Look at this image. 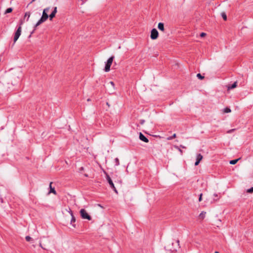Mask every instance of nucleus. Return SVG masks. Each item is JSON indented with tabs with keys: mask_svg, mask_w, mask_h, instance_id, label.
Masks as SVG:
<instances>
[{
	"mask_svg": "<svg viewBox=\"0 0 253 253\" xmlns=\"http://www.w3.org/2000/svg\"><path fill=\"white\" fill-rule=\"evenodd\" d=\"M49 10V7L46 8L43 10L42 16L41 18V19L38 21V22L37 23L36 26H38V25L41 24L42 23L44 22L45 21H46L47 19V18L48 17V15L47 13H48Z\"/></svg>",
	"mask_w": 253,
	"mask_h": 253,
	"instance_id": "f257e3e1",
	"label": "nucleus"
},
{
	"mask_svg": "<svg viewBox=\"0 0 253 253\" xmlns=\"http://www.w3.org/2000/svg\"><path fill=\"white\" fill-rule=\"evenodd\" d=\"M80 213L82 218L84 219H87L88 220H91V217L88 214L84 209H81L80 211Z\"/></svg>",
	"mask_w": 253,
	"mask_h": 253,
	"instance_id": "f03ea898",
	"label": "nucleus"
},
{
	"mask_svg": "<svg viewBox=\"0 0 253 253\" xmlns=\"http://www.w3.org/2000/svg\"><path fill=\"white\" fill-rule=\"evenodd\" d=\"M104 173L106 174V179H107L108 182L109 183L110 187L112 189H113V190L116 193L118 194V191H117L116 187H115L114 184L112 180L111 179V177L106 172H104Z\"/></svg>",
	"mask_w": 253,
	"mask_h": 253,
	"instance_id": "7ed1b4c3",
	"label": "nucleus"
},
{
	"mask_svg": "<svg viewBox=\"0 0 253 253\" xmlns=\"http://www.w3.org/2000/svg\"><path fill=\"white\" fill-rule=\"evenodd\" d=\"M114 58V56H111L105 64V67L104 68V71L106 72H109L110 70V67L112 64L113 59Z\"/></svg>",
	"mask_w": 253,
	"mask_h": 253,
	"instance_id": "20e7f679",
	"label": "nucleus"
},
{
	"mask_svg": "<svg viewBox=\"0 0 253 253\" xmlns=\"http://www.w3.org/2000/svg\"><path fill=\"white\" fill-rule=\"evenodd\" d=\"M68 211L71 216V220L70 223L72 225L73 227L75 228L76 225L74 224V223H75L76 221V218H75V216L74 215L73 211H71V210L70 208H69V211Z\"/></svg>",
	"mask_w": 253,
	"mask_h": 253,
	"instance_id": "39448f33",
	"label": "nucleus"
},
{
	"mask_svg": "<svg viewBox=\"0 0 253 253\" xmlns=\"http://www.w3.org/2000/svg\"><path fill=\"white\" fill-rule=\"evenodd\" d=\"M174 244H175V245H176V247H173L172 249L174 251H177V250L180 248L179 241L178 240H175V243H172V245L173 246H174Z\"/></svg>",
	"mask_w": 253,
	"mask_h": 253,
	"instance_id": "423d86ee",
	"label": "nucleus"
},
{
	"mask_svg": "<svg viewBox=\"0 0 253 253\" xmlns=\"http://www.w3.org/2000/svg\"><path fill=\"white\" fill-rule=\"evenodd\" d=\"M139 139L146 143H148L149 142V140L141 132L139 133Z\"/></svg>",
	"mask_w": 253,
	"mask_h": 253,
	"instance_id": "0eeeda50",
	"label": "nucleus"
},
{
	"mask_svg": "<svg viewBox=\"0 0 253 253\" xmlns=\"http://www.w3.org/2000/svg\"><path fill=\"white\" fill-rule=\"evenodd\" d=\"M56 12H57V7H55L54 8V10L52 12V13L49 16L50 20H51L55 16Z\"/></svg>",
	"mask_w": 253,
	"mask_h": 253,
	"instance_id": "6e6552de",
	"label": "nucleus"
},
{
	"mask_svg": "<svg viewBox=\"0 0 253 253\" xmlns=\"http://www.w3.org/2000/svg\"><path fill=\"white\" fill-rule=\"evenodd\" d=\"M237 82H235L232 85H228L227 86L228 90L232 89L235 88L237 85Z\"/></svg>",
	"mask_w": 253,
	"mask_h": 253,
	"instance_id": "1a4fd4ad",
	"label": "nucleus"
},
{
	"mask_svg": "<svg viewBox=\"0 0 253 253\" xmlns=\"http://www.w3.org/2000/svg\"><path fill=\"white\" fill-rule=\"evenodd\" d=\"M151 38L152 40H155L159 36V33H151Z\"/></svg>",
	"mask_w": 253,
	"mask_h": 253,
	"instance_id": "9d476101",
	"label": "nucleus"
},
{
	"mask_svg": "<svg viewBox=\"0 0 253 253\" xmlns=\"http://www.w3.org/2000/svg\"><path fill=\"white\" fill-rule=\"evenodd\" d=\"M52 182H51L50 183V184H49V188H50V191H49V193H53L54 194L56 195V191L54 189V188H52V186H51V184H52Z\"/></svg>",
	"mask_w": 253,
	"mask_h": 253,
	"instance_id": "9b49d317",
	"label": "nucleus"
},
{
	"mask_svg": "<svg viewBox=\"0 0 253 253\" xmlns=\"http://www.w3.org/2000/svg\"><path fill=\"white\" fill-rule=\"evenodd\" d=\"M21 35V33H15L14 37V43L16 42V41L18 39L20 36Z\"/></svg>",
	"mask_w": 253,
	"mask_h": 253,
	"instance_id": "f8f14e48",
	"label": "nucleus"
},
{
	"mask_svg": "<svg viewBox=\"0 0 253 253\" xmlns=\"http://www.w3.org/2000/svg\"><path fill=\"white\" fill-rule=\"evenodd\" d=\"M158 28L160 31L164 30V25L163 23H159L158 25Z\"/></svg>",
	"mask_w": 253,
	"mask_h": 253,
	"instance_id": "ddd939ff",
	"label": "nucleus"
},
{
	"mask_svg": "<svg viewBox=\"0 0 253 253\" xmlns=\"http://www.w3.org/2000/svg\"><path fill=\"white\" fill-rule=\"evenodd\" d=\"M206 212L202 211L199 215V218L201 219H204L205 217Z\"/></svg>",
	"mask_w": 253,
	"mask_h": 253,
	"instance_id": "4468645a",
	"label": "nucleus"
},
{
	"mask_svg": "<svg viewBox=\"0 0 253 253\" xmlns=\"http://www.w3.org/2000/svg\"><path fill=\"white\" fill-rule=\"evenodd\" d=\"M203 156L201 154H198L197 155L196 161L200 162V161L203 159Z\"/></svg>",
	"mask_w": 253,
	"mask_h": 253,
	"instance_id": "2eb2a0df",
	"label": "nucleus"
},
{
	"mask_svg": "<svg viewBox=\"0 0 253 253\" xmlns=\"http://www.w3.org/2000/svg\"><path fill=\"white\" fill-rule=\"evenodd\" d=\"M240 159V158H238V159H235V160H231L229 162V163L231 165H235L236 164L237 162Z\"/></svg>",
	"mask_w": 253,
	"mask_h": 253,
	"instance_id": "dca6fc26",
	"label": "nucleus"
},
{
	"mask_svg": "<svg viewBox=\"0 0 253 253\" xmlns=\"http://www.w3.org/2000/svg\"><path fill=\"white\" fill-rule=\"evenodd\" d=\"M213 196H214L215 198H216V199L214 198V199H213V201H211V203H213V202H215V201H217L219 199V198L218 197V195H217V194H213Z\"/></svg>",
	"mask_w": 253,
	"mask_h": 253,
	"instance_id": "f3484780",
	"label": "nucleus"
},
{
	"mask_svg": "<svg viewBox=\"0 0 253 253\" xmlns=\"http://www.w3.org/2000/svg\"><path fill=\"white\" fill-rule=\"evenodd\" d=\"M221 15L222 17L223 18V19H224V20L226 21L227 20V16H226L225 12H222L221 13Z\"/></svg>",
	"mask_w": 253,
	"mask_h": 253,
	"instance_id": "a211bd4d",
	"label": "nucleus"
},
{
	"mask_svg": "<svg viewBox=\"0 0 253 253\" xmlns=\"http://www.w3.org/2000/svg\"><path fill=\"white\" fill-rule=\"evenodd\" d=\"M231 110L229 108L226 107L224 109L223 112L225 113H228L231 112Z\"/></svg>",
	"mask_w": 253,
	"mask_h": 253,
	"instance_id": "6ab92c4d",
	"label": "nucleus"
},
{
	"mask_svg": "<svg viewBox=\"0 0 253 253\" xmlns=\"http://www.w3.org/2000/svg\"><path fill=\"white\" fill-rule=\"evenodd\" d=\"M114 161L115 166H119L120 165L119 160L118 158H115Z\"/></svg>",
	"mask_w": 253,
	"mask_h": 253,
	"instance_id": "aec40b11",
	"label": "nucleus"
},
{
	"mask_svg": "<svg viewBox=\"0 0 253 253\" xmlns=\"http://www.w3.org/2000/svg\"><path fill=\"white\" fill-rule=\"evenodd\" d=\"M197 77L198 79H199L200 80H203L204 79V76H202L201 74L200 73H198L197 75Z\"/></svg>",
	"mask_w": 253,
	"mask_h": 253,
	"instance_id": "412c9836",
	"label": "nucleus"
},
{
	"mask_svg": "<svg viewBox=\"0 0 253 253\" xmlns=\"http://www.w3.org/2000/svg\"><path fill=\"white\" fill-rule=\"evenodd\" d=\"M174 147L180 152L181 155L182 154L183 151L178 146H174Z\"/></svg>",
	"mask_w": 253,
	"mask_h": 253,
	"instance_id": "4be33fe9",
	"label": "nucleus"
},
{
	"mask_svg": "<svg viewBox=\"0 0 253 253\" xmlns=\"http://www.w3.org/2000/svg\"><path fill=\"white\" fill-rule=\"evenodd\" d=\"M175 137H176V134L175 133L173 134L172 136L169 137L168 138V140H171V139H172L173 138H174Z\"/></svg>",
	"mask_w": 253,
	"mask_h": 253,
	"instance_id": "5701e85b",
	"label": "nucleus"
},
{
	"mask_svg": "<svg viewBox=\"0 0 253 253\" xmlns=\"http://www.w3.org/2000/svg\"><path fill=\"white\" fill-rule=\"evenodd\" d=\"M25 239L27 241V242H29L31 241V240L32 239L31 237L29 236H26L25 237Z\"/></svg>",
	"mask_w": 253,
	"mask_h": 253,
	"instance_id": "b1692460",
	"label": "nucleus"
},
{
	"mask_svg": "<svg viewBox=\"0 0 253 253\" xmlns=\"http://www.w3.org/2000/svg\"><path fill=\"white\" fill-rule=\"evenodd\" d=\"M12 9L11 8H7L6 11H5V13H10L12 11Z\"/></svg>",
	"mask_w": 253,
	"mask_h": 253,
	"instance_id": "393cba45",
	"label": "nucleus"
},
{
	"mask_svg": "<svg viewBox=\"0 0 253 253\" xmlns=\"http://www.w3.org/2000/svg\"><path fill=\"white\" fill-rule=\"evenodd\" d=\"M247 192L248 193H253V187L251 188H250V189H248L247 190Z\"/></svg>",
	"mask_w": 253,
	"mask_h": 253,
	"instance_id": "a878e982",
	"label": "nucleus"
},
{
	"mask_svg": "<svg viewBox=\"0 0 253 253\" xmlns=\"http://www.w3.org/2000/svg\"><path fill=\"white\" fill-rule=\"evenodd\" d=\"M206 36V33H201V34H200V37L202 38H203V37H205Z\"/></svg>",
	"mask_w": 253,
	"mask_h": 253,
	"instance_id": "bb28decb",
	"label": "nucleus"
},
{
	"mask_svg": "<svg viewBox=\"0 0 253 253\" xmlns=\"http://www.w3.org/2000/svg\"><path fill=\"white\" fill-rule=\"evenodd\" d=\"M202 195L203 194L201 193L200 194V196H199V202H201L202 200Z\"/></svg>",
	"mask_w": 253,
	"mask_h": 253,
	"instance_id": "cd10ccee",
	"label": "nucleus"
},
{
	"mask_svg": "<svg viewBox=\"0 0 253 253\" xmlns=\"http://www.w3.org/2000/svg\"><path fill=\"white\" fill-rule=\"evenodd\" d=\"M30 14L29 12H26L25 14V17H28V18H29L30 17Z\"/></svg>",
	"mask_w": 253,
	"mask_h": 253,
	"instance_id": "c85d7f7f",
	"label": "nucleus"
},
{
	"mask_svg": "<svg viewBox=\"0 0 253 253\" xmlns=\"http://www.w3.org/2000/svg\"><path fill=\"white\" fill-rule=\"evenodd\" d=\"M235 130V129H230L229 130H228L227 131L228 133H231L232 132H233V131H234Z\"/></svg>",
	"mask_w": 253,
	"mask_h": 253,
	"instance_id": "c756f323",
	"label": "nucleus"
},
{
	"mask_svg": "<svg viewBox=\"0 0 253 253\" xmlns=\"http://www.w3.org/2000/svg\"><path fill=\"white\" fill-rule=\"evenodd\" d=\"M110 84L112 85V86H113V87H114L115 84H114V82H113L111 81V82H110Z\"/></svg>",
	"mask_w": 253,
	"mask_h": 253,
	"instance_id": "7c9ffc66",
	"label": "nucleus"
},
{
	"mask_svg": "<svg viewBox=\"0 0 253 253\" xmlns=\"http://www.w3.org/2000/svg\"><path fill=\"white\" fill-rule=\"evenodd\" d=\"M200 163V162L199 161H196L195 163V166H198L199 165V164Z\"/></svg>",
	"mask_w": 253,
	"mask_h": 253,
	"instance_id": "2f4dec72",
	"label": "nucleus"
},
{
	"mask_svg": "<svg viewBox=\"0 0 253 253\" xmlns=\"http://www.w3.org/2000/svg\"><path fill=\"white\" fill-rule=\"evenodd\" d=\"M40 246L44 250H46V249L45 248H44L42 246V244L41 243H40Z\"/></svg>",
	"mask_w": 253,
	"mask_h": 253,
	"instance_id": "473e14b6",
	"label": "nucleus"
},
{
	"mask_svg": "<svg viewBox=\"0 0 253 253\" xmlns=\"http://www.w3.org/2000/svg\"><path fill=\"white\" fill-rule=\"evenodd\" d=\"M21 28L20 27H18V28L17 29L16 32H21Z\"/></svg>",
	"mask_w": 253,
	"mask_h": 253,
	"instance_id": "72a5a7b5",
	"label": "nucleus"
},
{
	"mask_svg": "<svg viewBox=\"0 0 253 253\" xmlns=\"http://www.w3.org/2000/svg\"><path fill=\"white\" fill-rule=\"evenodd\" d=\"M145 122V121L144 120H140V124L141 125H143L144 124V123Z\"/></svg>",
	"mask_w": 253,
	"mask_h": 253,
	"instance_id": "f704fd0d",
	"label": "nucleus"
},
{
	"mask_svg": "<svg viewBox=\"0 0 253 253\" xmlns=\"http://www.w3.org/2000/svg\"><path fill=\"white\" fill-rule=\"evenodd\" d=\"M151 32H158L157 29L155 28L153 29Z\"/></svg>",
	"mask_w": 253,
	"mask_h": 253,
	"instance_id": "c9c22d12",
	"label": "nucleus"
},
{
	"mask_svg": "<svg viewBox=\"0 0 253 253\" xmlns=\"http://www.w3.org/2000/svg\"><path fill=\"white\" fill-rule=\"evenodd\" d=\"M180 148H186V147L185 146H184L182 145H180V146H179Z\"/></svg>",
	"mask_w": 253,
	"mask_h": 253,
	"instance_id": "e433bc0d",
	"label": "nucleus"
},
{
	"mask_svg": "<svg viewBox=\"0 0 253 253\" xmlns=\"http://www.w3.org/2000/svg\"><path fill=\"white\" fill-rule=\"evenodd\" d=\"M84 169V167H81L80 169V170H83Z\"/></svg>",
	"mask_w": 253,
	"mask_h": 253,
	"instance_id": "4c0bfd02",
	"label": "nucleus"
},
{
	"mask_svg": "<svg viewBox=\"0 0 253 253\" xmlns=\"http://www.w3.org/2000/svg\"><path fill=\"white\" fill-rule=\"evenodd\" d=\"M87 101H90V99L89 98L87 99Z\"/></svg>",
	"mask_w": 253,
	"mask_h": 253,
	"instance_id": "58836bf2",
	"label": "nucleus"
},
{
	"mask_svg": "<svg viewBox=\"0 0 253 253\" xmlns=\"http://www.w3.org/2000/svg\"><path fill=\"white\" fill-rule=\"evenodd\" d=\"M106 104H107L108 106H110V105H109V103H108V102H107V103H106Z\"/></svg>",
	"mask_w": 253,
	"mask_h": 253,
	"instance_id": "ea45409f",
	"label": "nucleus"
},
{
	"mask_svg": "<svg viewBox=\"0 0 253 253\" xmlns=\"http://www.w3.org/2000/svg\"><path fill=\"white\" fill-rule=\"evenodd\" d=\"M214 253H219L218 252L216 251Z\"/></svg>",
	"mask_w": 253,
	"mask_h": 253,
	"instance_id": "a19ab883",
	"label": "nucleus"
}]
</instances>
